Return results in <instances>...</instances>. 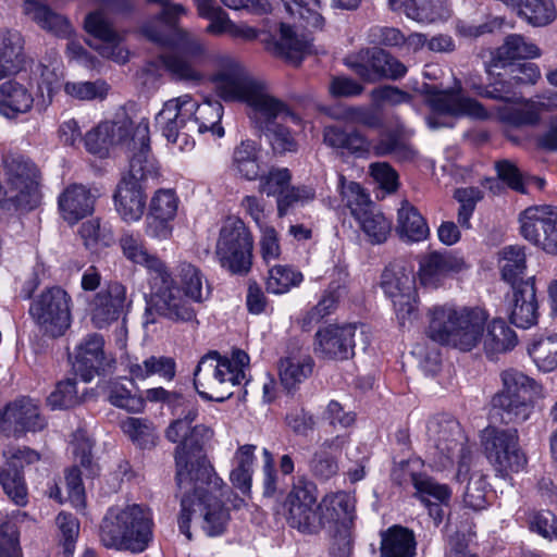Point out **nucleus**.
Segmentation results:
<instances>
[{
	"mask_svg": "<svg viewBox=\"0 0 557 557\" xmlns=\"http://www.w3.org/2000/svg\"><path fill=\"white\" fill-rule=\"evenodd\" d=\"M120 246L127 260L145 267L166 282L165 277H169V271L165 264L157 256L151 255L138 237L133 234H124L120 239Z\"/></svg>",
	"mask_w": 557,
	"mask_h": 557,
	"instance_id": "38",
	"label": "nucleus"
},
{
	"mask_svg": "<svg viewBox=\"0 0 557 557\" xmlns=\"http://www.w3.org/2000/svg\"><path fill=\"white\" fill-rule=\"evenodd\" d=\"M360 227L374 244L385 242L391 233V223L374 207L356 218Z\"/></svg>",
	"mask_w": 557,
	"mask_h": 557,
	"instance_id": "56",
	"label": "nucleus"
},
{
	"mask_svg": "<svg viewBox=\"0 0 557 557\" xmlns=\"http://www.w3.org/2000/svg\"><path fill=\"white\" fill-rule=\"evenodd\" d=\"M539 305L534 278L521 281L513 286L512 302L510 306V321L518 327L528 329L534 325L539 317Z\"/></svg>",
	"mask_w": 557,
	"mask_h": 557,
	"instance_id": "30",
	"label": "nucleus"
},
{
	"mask_svg": "<svg viewBox=\"0 0 557 557\" xmlns=\"http://www.w3.org/2000/svg\"><path fill=\"white\" fill-rule=\"evenodd\" d=\"M252 236L242 220H228L220 231L215 255L222 268L245 275L252 265Z\"/></svg>",
	"mask_w": 557,
	"mask_h": 557,
	"instance_id": "13",
	"label": "nucleus"
},
{
	"mask_svg": "<svg viewBox=\"0 0 557 557\" xmlns=\"http://www.w3.org/2000/svg\"><path fill=\"white\" fill-rule=\"evenodd\" d=\"M428 436L434 447V463L438 468L445 469L458 458L457 475L460 478L471 450L466 445V437L458 421L448 414L435 416L428 423Z\"/></svg>",
	"mask_w": 557,
	"mask_h": 557,
	"instance_id": "11",
	"label": "nucleus"
},
{
	"mask_svg": "<svg viewBox=\"0 0 557 557\" xmlns=\"http://www.w3.org/2000/svg\"><path fill=\"white\" fill-rule=\"evenodd\" d=\"M380 552L381 557H414L413 533L403 527L389 528L382 534Z\"/></svg>",
	"mask_w": 557,
	"mask_h": 557,
	"instance_id": "46",
	"label": "nucleus"
},
{
	"mask_svg": "<svg viewBox=\"0 0 557 557\" xmlns=\"http://www.w3.org/2000/svg\"><path fill=\"white\" fill-rule=\"evenodd\" d=\"M104 341L99 334L87 336L77 347L74 368L85 382L90 381L95 373L104 368Z\"/></svg>",
	"mask_w": 557,
	"mask_h": 557,
	"instance_id": "34",
	"label": "nucleus"
},
{
	"mask_svg": "<svg viewBox=\"0 0 557 557\" xmlns=\"http://www.w3.org/2000/svg\"><path fill=\"white\" fill-rule=\"evenodd\" d=\"M541 54V49L532 40L519 34H511L506 36L504 42L491 52V65L511 66L519 61L537 59Z\"/></svg>",
	"mask_w": 557,
	"mask_h": 557,
	"instance_id": "32",
	"label": "nucleus"
},
{
	"mask_svg": "<svg viewBox=\"0 0 557 557\" xmlns=\"http://www.w3.org/2000/svg\"><path fill=\"white\" fill-rule=\"evenodd\" d=\"M183 493L182 511L178 517L180 530L188 540H191L189 531L190 518L199 513V522L202 531L208 536L221 535L230 521V512L222 503L224 496V483L215 473L201 482L199 479L191 481L189 486H178Z\"/></svg>",
	"mask_w": 557,
	"mask_h": 557,
	"instance_id": "3",
	"label": "nucleus"
},
{
	"mask_svg": "<svg viewBox=\"0 0 557 557\" xmlns=\"http://www.w3.org/2000/svg\"><path fill=\"white\" fill-rule=\"evenodd\" d=\"M131 375L137 380H145L158 375L164 381H172L175 376L176 364L173 358L165 356H150L143 361L128 364Z\"/></svg>",
	"mask_w": 557,
	"mask_h": 557,
	"instance_id": "49",
	"label": "nucleus"
},
{
	"mask_svg": "<svg viewBox=\"0 0 557 557\" xmlns=\"http://www.w3.org/2000/svg\"><path fill=\"white\" fill-rule=\"evenodd\" d=\"M85 30L92 37L88 45L103 58L123 65L128 59V51L122 46V35L113 27L100 11L89 13L85 18Z\"/></svg>",
	"mask_w": 557,
	"mask_h": 557,
	"instance_id": "19",
	"label": "nucleus"
},
{
	"mask_svg": "<svg viewBox=\"0 0 557 557\" xmlns=\"http://www.w3.org/2000/svg\"><path fill=\"white\" fill-rule=\"evenodd\" d=\"M131 132L134 133L133 122L127 117L102 122L86 134V149L101 158L106 157L113 146L127 141Z\"/></svg>",
	"mask_w": 557,
	"mask_h": 557,
	"instance_id": "28",
	"label": "nucleus"
},
{
	"mask_svg": "<svg viewBox=\"0 0 557 557\" xmlns=\"http://www.w3.org/2000/svg\"><path fill=\"white\" fill-rule=\"evenodd\" d=\"M23 8L27 16L41 28L55 36L69 37L72 34V27L69 21L64 16L51 11L47 5L36 0H26Z\"/></svg>",
	"mask_w": 557,
	"mask_h": 557,
	"instance_id": "43",
	"label": "nucleus"
},
{
	"mask_svg": "<svg viewBox=\"0 0 557 557\" xmlns=\"http://www.w3.org/2000/svg\"><path fill=\"white\" fill-rule=\"evenodd\" d=\"M186 13V9L181 4L166 7L162 15L143 27V34L151 41L162 46H178L184 52V58L173 54H161L156 67L164 70H187L197 65V59L205 53L202 42L193 34L180 28L175 24V18Z\"/></svg>",
	"mask_w": 557,
	"mask_h": 557,
	"instance_id": "7",
	"label": "nucleus"
},
{
	"mask_svg": "<svg viewBox=\"0 0 557 557\" xmlns=\"http://www.w3.org/2000/svg\"><path fill=\"white\" fill-rule=\"evenodd\" d=\"M196 107L189 96H181L166 101L156 116V123L168 141L176 143L180 138L188 143V123Z\"/></svg>",
	"mask_w": 557,
	"mask_h": 557,
	"instance_id": "20",
	"label": "nucleus"
},
{
	"mask_svg": "<svg viewBox=\"0 0 557 557\" xmlns=\"http://www.w3.org/2000/svg\"><path fill=\"white\" fill-rule=\"evenodd\" d=\"M258 190L268 197L274 196L276 199L285 194L290 181L292 174L286 168H271L267 173H260Z\"/></svg>",
	"mask_w": 557,
	"mask_h": 557,
	"instance_id": "58",
	"label": "nucleus"
},
{
	"mask_svg": "<svg viewBox=\"0 0 557 557\" xmlns=\"http://www.w3.org/2000/svg\"><path fill=\"white\" fill-rule=\"evenodd\" d=\"M3 429H11L15 434L36 432L46 425L38 406L32 399L23 398L10 404L3 413Z\"/></svg>",
	"mask_w": 557,
	"mask_h": 557,
	"instance_id": "33",
	"label": "nucleus"
},
{
	"mask_svg": "<svg viewBox=\"0 0 557 557\" xmlns=\"http://www.w3.org/2000/svg\"><path fill=\"white\" fill-rule=\"evenodd\" d=\"M132 301L127 296L126 287L116 281L108 282L89 302V318L97 329H104L124 320Z\"/></svg>",
	"mask_w": 557,
	"mask_h": 557,
	"instance_id": "18",
	"label": "nucleus"
},
{
	"mask_svg": "<svg viewBox=\"0 0 557 557\" xmlns=\"http://www.w3.org/2000/svg\"><path fill=\"white\" fill-rule=\"evenodd\" d=\"M249 356L234 350L231 358L216 352L202 357L194 372V385L198 394L208 400L223 401L233 394V387L246 380Z\"/></svg>",
	"mask_w": 557,
	"mask_h": 557,
	"instance_id": "9",
	"label": "nucleus"
},
{
	"mask_svg": "<svg viewBox=\"0 0 557 557\" xmlns=\"http://www.w3.org/2000/svg\"><path fill=\"white\" fill-rule=\"evenodd\" d=\"M256 446L245 444L238 447L233 458L230 480L242 492L247 493L251 486Z\"/></svg>",
	"mask_w": 557,
	"mask_h": 557,
	"instance_id": "50",
	"label": "nucleus"
},
{
	"mask_svg": "<svg viewBox=\"0 0 557 557\" xmlns=\"http://www.w3.org/2000/svg\"><path fill=\"white\" fill-rule=\"evenodd\" d=\"M176 277L180 281L186 298L196 302H201L205 299V277L196 265L186 261L180 262L176 268Z\"/></svg>",
	"mask_w": 557,
	"mask_h": 557,
	"instance_id": "53",
	"label": "nucleus"
},
{
	"mask_svg": "<svg viewBox=\"0 0 557 557\" xmlns=\"http://www.w3.org/2000/svg\"><path fill=\"white\" fill-rule=\"evenodd\" d=\"M232 169L239 177L256 181L262 172L260 146L253 140H243L234 149Z\"/></svg>",
	"mask_w": 557,
	"mask_h": 557,
	"instance_id": "42",
	"label": "nucleus"
},
{
	"mask_svg": "<svg viewBox=\"0 0 557 557\" xmlns=\"http://www.w3.org/2000/svg\"><path fill=\"white\" fill-rule=\"evenodd\" d=\"M82 401L76 384L67 379L60 382L55 389L48 397V404L53 409H66L76 406Z\"/></svg>",
	"mask_w": 557,
	"mask_h": 557,
	"instance_id": "64",
	"label": "nucleus"
},
{
	"mask_svg": "<svg viewBox=\"0 0 557 557\" xmlns=\"http://www.w3.org/2000/svg\"><path fill=\"white\" fill-rule=\"evenodd\" d=\"M152 520L148 508L132 504L113 507L100 525V541L106 547L143 552L152 536Z\"/></svg>",
	"mask_w": 557,
	"mask_h": 557,
	"instance_id": "8",
	"label": "nucleus"
},
{
	"mask_svg": "<svg viewBox=\"0 0 557 557\" xmlns=\"http://www.w3.org/2000/svg\"><path fill=\"white\" fill-rule=\"evenodd\" d=\"M0 210L30 211L41 202V173L28 158L2 157L0 164Z\"/></svg>",
	"mask_w": 557,
	"mask_h": 557,
	"instance_id": "5",
	"label": "nucleus"
},
{
	"mask_svg": "<svg viewBox=\"0 0 557 557\" xmlns=\"http://www.w3.org/2000/svg\"><path fill=\"white\" fill-rule=\"evenodd\" d=\"M347 443V436L336 435L322 442L309 462L311 474L319 481L326 482L337 475L338 461L330 454V450H341Z\"/></svg>",
	"mask_w": 557,
	"mask_h": 557,
	"instance_id": "35",
	"label": "nucleus"
},
{
	"mask_svg": "<svg viewBox=\"0 0 557 557\" xmlns=\"http://www.w3.org/2000/svg\"><path fill=\"white\" fill-rule=\"evenodd\" d=\"M515 9L518 14L533 26H546L557 15L553 0H521Z\"/></svg>",
	"mask_w": 557,
	"mask_h": 557,
	"instance_id": "51",
	"label": "nucleus"
},
{
	"mask_svg": "<svg viewBox=\"0 0 557 557\" xmlns=\"http://www.w3.org/2000/svg\"><path fill=\"white\" fill-rule=\"evenodd\" d=\"M197 417L198 410L190 408L172 421L165 431V437L176 444L174 458L178 486H189L196 479L203 482L215 473L203 453L205 445L214 433L210 426L196 423Z\"/></svg>",
	"mask_w": 557,
	"mask_h": 557,
	"instance_id": "2",
	"label": "nucleus"
},
{
	"mask_svg": "<svg viewBox=\"0 0 557 557\" xmlns=\"http://www.w3.org/2000/svg\"><path fill=\"white\" fill-rule=\"evenodd\" d=\"M373 154L376 157L392 156L398 161H409L416 157V150L411 147L401 127L382 132L379 140L373 146Z\"/></svg>",
	"mask_w": 557,
	"mask_h": 557,
	"instance_id": "45",
	"label": "nucleus"
},
{
	"mask_svg": "<svg viewBox=\"0 0 557 557\" xmlns=\"http://www.w3.org/2000/svg\"><path fill=\"white\" fill-rule=\"evenodd\" d=\"M315 198V190L309 185L292 186L289 184L285 194L276 199L277 215L280 218L287 214L288 210L295 205H306Z\"/></svg>",
	"mask_w": 557,
	"mask_h": 557,
	"instance_id": "62",
	"label": "nucleus"
},
{
	"mask_svg": "<svg viewBox=\"0 0 557 557\" xmlns=\"http://www.w3.org/2000/svg\"><path fill=\"white\" fill-rule=\"evenodd\" d=\"M401 4L406 16L420 24L442 23L453 13L450 3L438 0H407Z\"/></svg>",
	"mask_w": 557,
	"mask_h": 557,
	"instance_id": "41",
	"label": "nucleus"
},
{
	"mask_svg": "<svg viewBox=\"0 0 557 557\" xmlns=\"http://www.w3.org/2000/svg\"><path fill=\"white\" fill-rule=\"evenodd\" d=\"M286 521L301 534L317 535L322 530L346 533L352 531L356 519V498L344 492H331L317 502L312 484L299 481L285 502Z\"/></svg>",
	"mask_w": 557,
	"mask_h": 557,
	"instance_id": "1",
	"label": "nucleus"
},
{
	"mask_svg": "<svg viewBox=\"0 0 557 557\" xmlns=\"http://www.w3.org/2000/svg\"><path fill=\"white\" fill-rule=\"evenodd\" d=\"M481 443L488 462L500 476L508 478L525 467L527 457L516 429L488 426L481 433Z\"/></svg>",
	"mask_w": 557,
	"mask_h": 557,
	"instance_id": "12",
	"label": "nucleus"
},
{
	"mask_svg": "<svg viewBox=\"0 0 557 557\" xmlns=\"http://www.w3.org/2000/svg\"><path fill=\"white\" fill-rule=\"evenodd\" d=\"M522 236L548 253H557V208L534 206L520 214Z\"/></svg>",
	"mask_w": 557,
	"mask_h": 557,
	"instance_id": "17",
	"label": "nucleus"
},
{
	"mask_svg": "<svg viewBox=\"0 0 557 557\" xmlns=\"http://www.w3.org/2000/svg\"><path fill=\"white\" fill-rule=\"evenodd\" d=\"M23 40L17 33L0 29V70H25L33 66V60L23 53Z\"/></svg>",
	"mask_w": 557,
	"mask_h": 557,
	"instance_id": "48",
	"label": "nucleus"
},
{
	"mask_svg": "<svg viewBox=\"0 0 557 557\" xmlns=\"http://www.w3.org/2000/svg\"><path fill=\"white\" fill-rule=\"evenodd\" d=\"M128 149L134 151L127 173L121 182L132 183V185L141 186V184L154 178L158 169L154 160L149 156V128L147 122L139 123L127 141Z\"/></svg>",
	"mask_w": 557,
	"mask_h": 557,
	"instance_id": "21",
	"label": "nucleus"
},
{
	"mask_svg": "<svg viewBox=\"0 0 557 557\" xmlns=\"http://www.w3.org/2000/svg\"><path fill=\"white\" fill-rule=\"evenodd\" d=\"M302 273L288 264H276L269 270L267 290L280 295L299 286L302 282Z\"/></svg>",
	"mask_w": 557,
	"mask_h": 557,
	"instance_id": "52",
	"label": "nucleus"
},
{
	"mask_svg": "<svg viewBox=\"0 0 557 557\" xmlns=\"http://www.w3.org/2000/svg\"><path fill=\"white\" fill-rule=\"evenodd\" d=\"M381 287L393 301L400 325L411 323L418 317L416 276L412 269L391 264L382 273Z\"/></svg>",
	"mask_w": 557,
	"mask_h": 557,
	"instance_id": "16",
	"label": "nucleus"
},
{
	"mask_svg": "<svg viewBox=\"0 0 557 557\" xmlns=\"http://www.w3.org/2000/svg\"><path fill=\"white\" fill-rule=\"evenodd\" d=\"M84 245L88 249L110 246L114 238L110 226L101 224L99 219H92L82 224L79 230Z\"/></svg>",
	"mask_w": 557,
	"mask_h": 557,
	"instance_id": "60",
	"label": "nucleus"
},
{
	"mask_svg": "<svg viewBox=\"0 0 557 557\" xmlns=\"http://www.w3.org/2000/svg\"><path fill=\"white\" fill-rule=\"evenodd\" d=\"M123 432L139 446L154 444V429L147 420L139 418H127L121 424Z\"/></svg>",
	"mask_w": 557,
	"mask_h": 557,
	"instance_id": "63",
	"label": "nucleus"
},
{
	"mask_svg": "<svg viewBox=\"0 0 557 557\" xmlns=\"http://www.w3.org/2000/svg\"><path fill=\"white\" fill-rule=\"evenodd\" d=\"M96 196L86 186L72 184L58 198L59 211L69 224H75L94 211Z\"/></svg>",
	"mask_w": 557,
	"mask_h": 557,
	"instance_id": "31",
	"label": "nucleus"
},
{
	"mask_svg": "<svg viewBox=\"0 0 557 557\" xmlns=\"http://www.w3.org/2000/svg\"><path fill=\"white\" fill-rule=\"evenodd\" d=\"M487 311L480 307H440L433 310L429 336L462 352L479 350Z\"/></svg>",
	"mask_w": 557,
	"mask_h": 557,
	"instance_id": "4",
	"label": "nucleus"
},
{
	"mask_svg": "<svg viewBox=\"0 0 557 557\" xmlns=\"http://www.w3.org/2000/svg\"><path fill=\"white\" fill-rule=\"evenodd\" d=\"M223 107L219 101H206L201 104L196 102L193 116L188 123V132L205 133L212 132L219 137L223 136L224 131L220 126Z\"/></svg>",
	"mask_w": 557,
	"mask_h": 557,
	"instance_id": "47",
	"label": "nucleus"
},
{
	"mask_svg": "<svg viewBox=\"0 0 557 557\" xmlns=\"http://www.w3.org/2000/svg\"><path fill=\"white\" fill-rule=\"evenodd\" d=\"M110 90V86L102 79L94 82H67L64 85L66 95L78 100H102Z\"/></svg>",
	"mask_w": 557,
	"mask_h": 557,
	"instance_id": "61",
	"label": "nucleus"
},
{
	"mask_svg": "<svg viewBox=\"0 0 557 557\" xmlns=\"http://www.w3.org/2000/svg\"><path fill=\"white\" fill-rule=\"evenodd\" d=\"M314 361L308 350L297 344L287 346L277 362L281 384L285 389L294 391L313 372Z\"/></svg>",
	"mask_w": 557,
	"mask_h": 557,
	"instance_id": "26",
	"label": "nucleus"
},
{
	"mask_svg": "<svg viewBox=\"0 0 557 557\" xmlns=\"http://www.w3.org/2000/svg\"><path fill=\"white\" fill-rule=\"evenodd\" d=\"M466 268L465 260L450 252L432 251L421 257L418 277L422 285L437 287L451 274Z\"/></svg>",
	"mask_w": 557,
	"mask_h": 557,
	"instance_id": "27",
	"label": "nucleus"
},
{
	"mask_svg": "<svg viewBox=\"0 0 557 557\" xmlns=\"http://www.w3.org/2000/svg\"><path fill=\"white\" fill-rule=\"evenodd\" d=\"M33 97L28 90L14 81H7L0 85V113L9 119L25 113L33 106Z\"/></svg>",
	"mask_w": 557,
	"mask_h": 557,
	"instance_id": "44",
	"label": "nucleus"
},
{
	"mask_svg": "<svg viewBox=\"0 0 557 557\" xmlns=\"http://www.w3.org/2000/svg\"><path fill=\"white\" fill-rule=\"evenodd\" d=\"M115 209L125 222L139 221L146 208V195L143 186L121 182L114 195Z\"/></svg>",
	"mask_w": 557,
	"mask_h": 557,
	"instance_id": "37",
	"label": "nucleus"
},
{
	"mask_svg": "<svg viewBox=\"0 0 557 557\" xmlns=\"http://www.w3.org/2000/svg\"><path fill=\"white\" fill-rule=\"evenodd\" d=\"M209 81L222 100L246 104L263 82L249 72H215Z\"/></svg>",
	"mask_w": 557,
	"mask_h": 557,
	"instance_id": "24",
	"label": "nucleus"
},
{
	"mask_svg": "<svg viewBox=\"0 0 557 557\" xmlns=\"http://www.w3.org/2000/svg\"><path fill=\"white\" fill-rule=\"evenodd\" d=\"M517 344L516 333L502 319L487 318L482 332L480 348L487 356H494L512 349Z\"/></svg>",
	"mask_w": 557,
	"mask_h": 557,
	"instance_id": "36",
	"label": "nucleus"
},
{
	"mask_svg": "<svg viewBox=\"0 0 557 557\" xmlns=\"http://www.w3.org/2000/svg\"><path fill=\"white\" fill-rule=\"evenodd\" d=\"M370 345V333L364 325H327L315 334L314 350L329 360H348L356 351L364 352Z\"/></svg>",
	"mask_w": 557,
	"mask_h": 557,
	"instance_id": "14",
	"label": "nucleus"
},
{
	"mask_svg": "<svg viewBox=\"0 0 557 557\" xmlns=\"http://www.w3.org/2000/svg\"><path fill=\"white\" fill-rule=\"evenodd\" d=\"M29 314L44 335L60 337L71 325V297L60 287L46 289L32 302Z\"/></svg>",
	"mask_w": 557,
	"mask_h": 557,
	"instance_id": "15",
	"label": "nucleus"
},
{
	"mask_svg": "<svg viewBox=\"0 0 557 557\" xmlns=\"http://www.w3.org/2000/svg\"><path fill=\"white\" fill-rule=\"evenodd\" d=\"M345 65L358 70H406L388 51L373 47L349 53Z\"/></svg>",
	"mask_w": 557,
	"mask_h": 557,
	"instance_id": "39",
	"label": "nucleus"
},
{
	"mask_svg": "<svg viewBox=\"0 0 557 557\" xmlns=\"http://www.w3.org/2000/svg\"><path fill=\"white\" fill-rule=\"evenodd\" d=\"M127 385L132 386L133 384L127 380L125 382L119 380L109 382L107 385L108 399L115 407L131 412H139L145 403Z\"/></svg>",
	"mask_w": 557,
	"mask_h": 557,
	"instance_id": "55",
	"label": "nucleus"
},
{
	"mask_svg": "<svg viewBox=\"0 0 557 557\" xmlns=\"http://www.w3.org/2000/svg\"><path fill=\"white\" fill-rule=\"evenodd\" d=\"M529 351L542 371L555 370L557 368V334L539 339Z\"/></svg>",
	"mask_w": 557,
	"mask_h": 557,
	"instance_id": "59",
	"label": "nucleus"
},
{
	"mask_svg": "<svg viewBox=\"0 0 557 557\" xmlns=\"http://www.w3.org/2000/svg\"><path fill=\"white\" fill-rule=\"evenodd\" d=\"M247 106L252 109L255 122L261 131L270 124H274L280 116H288L295 123L300 122L299 116L294 114L284 101L270 91L265 81L253 92Z\"/></svg>",
	"mask_w": 557,
	"mask_h": 557,
	"instance_id": "29",
	"label": "nucleus"
},
{
	"mask_svg": "<svg viewBox=\"0 0 557 557\" xmlns=\"http://www.w3.org/2000/svg\"><path fill=\"white\" fill-rule=\"evenodd\" d=\"M338 186L341 189L342 200L350 209V212L355 218L373 208L369 196L363 191L358 183L347 182L344 175H339Z\"/></svg>",
	"mask_w": 557,
	"mask_h": 557,
	"instance_id": "57",
	"label": "nucleus"
},
{
	"mask_svg": "<svg viewBox=\"0 0 557 557\" xmlns=\"http://www.w3.org/2000/svg\"><path fill=\"white\" fill-rule=\"evenodd\" d=\"M160 280L162 286L151 296L150 307L147 311L154 310L173 321L189 322L195 320V310L189 305L188 298L182 296L181 288L175 285L171 274L169 273V277H165L166 282Z\"/></svg>",
	"mask_w": 557,
	"mask_h": 557,
	"instance_id": "23",
	"label": "nucleus"
},
{
	"mask_svg": "<svg viewBox=\"0 0 557 557\" xmlns=\"http://www.w3.org/2000/svg\"><path fill=\"white\" fill-rule=\"evenodd\" d=\"M5 466L0 471V482L7 495L20 506L27 499L26 486L20 469L39 459L36 451L28 448H9L4 451Z\"/></svg>",
	"mask_w": 557,
	"mask_h": 557,
	"instance_id": "22",
	"label": "nucleus"
},
{
	"mask_svg": "<svg viewBox=\"0 0 557 557\" xmlns=\"http://www.w3.org/2000/svg\"><path fill=\"white\" fill-rule=\"evenodd\" d=\"M281 1L295 24L281 23L277 48L285 58L297 60L309 47L310 38L307 33L322 30L324 27L325 18L320 12L321 0ZM360 3L361 0H332L333 7L342 10H356Z\"/></svg>",
	"mask_w": 557,
	"mask_h": 557,
	"instance_id": "6",
	"label": "nucleus"
},
{
	"mask_svg": "<svg viewBox=\"0 0 557 557\" xmlns=\"http://www.w3.org/2000/svg\"><path fill=\"white\" fill-rule=\"evenodd\" d=\"M420 92L432 94L430 104L432 109L440 114L451 116L468 115L474 119H486L487 112L478 101L461 96L454 90H435V87L422 84L417 87Z\"/></svg>",
	"mask_w": 557,
	"mask_h": 557,
	"instance_id": "25",
	"label": "nucleus"
},
{
	"mask_svg": "<svg viewBox=\"0 0 557 557\" xmlns=\"http://www.w3.org/2000/svg\"><path fill=\"white\" fill-rule=\"evenodd\" d=\"M500 271L503 278L513 286H517L519 276L524 272L525 252L520 246L505 247L500 252Z\"/></svg>",
	"mask_w": 557,
	"mask_h": 557,
	"instance_id": "54",
	"label": "nucleus"
},
{
	"mask_svg": "<svg viewBox=\"0 0 557 557\" xmlns=\"http://www.w3.org/2000/svg\"><path fill=\"white\" fill-rule=\"evenodd\" d=\"M396 232L403 240L410 243L425 240L430 235L425 219L408 201H404L398 209Z\"/></svg>",
	"mask_w": 557,
	"mask_h": 557,
	"instance_id": "40",
	"label": "nucleus"
},
{
	"mask_svg": "<svg viewBox=\"0 0 557 557\" xmlns=\"http://www.w3.org/2000/svg\"><path fill=\"white\" fill-rule=\"evenodd\" d=\"M500 377L503 388L493 397L494 406L506 413L509 422H525L534 411L535 399L544 398L543 386L515 369L503 371Z\"/></svg>",
	"mask_w": 557,
	"mask_h": 557,
	"instance_id": "10",
	"label": "nucleus"
}]
</instances>
